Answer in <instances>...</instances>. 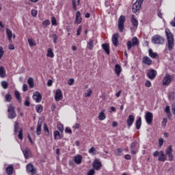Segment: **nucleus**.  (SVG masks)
<instances>
[{
  "mask_svg": "<svg viewBox=\"0 0 175 175\" xmlns=\"http://www.w3.org/2000/svg\"><path fill=\"white\" fill-rule=\"evenodd\" d=\"M131 21L133 27H135V28H137V27H139V22L137 21L136 18H135V15L133 14L131 15Z\"/></svg>",
  "mask_w": 175,
  "mask_h": 175,
  "instance_id": "b1692460",
  "label": "nucleus"
},
{
  "mask_svg": "<svg viewBox=\"0 0 175 175\" xmlns=\"http://www.w3.org/2000/svg\"><path fill=\"white\" fill-rule=\"evenodd\" d=\"M165 154L168 157V161H173V148L172 145L169 146L165 150Z\"/></svg>",
  "mask_w": 175,
  "mask_h": 175,
  "instance_id": "6e6552de",
  "label": "nucleus"
},
{
  "mask_svg": "<svg viewBox=\"0 0 175 175\" xmlns=\"http://www.w3.org/2000/svg\"><path fill=\"white\" fill-rule=\"evenodd\" d=\"M23 154L26 159H28L29 157L32 155V152H31V150L29 148H26L23 150Z\"/></svg>",
  "mask_w": 175,
  "mask_h": 175,
  "instance_id": "5701e85b",
  "label": "nucleus"
},
{
  "mask_svg": "<svg viewBox=\"0 0 175 175\" xmlns=\"http://www.w3.org/2000/svg\"><path fill=\"white\" fill-rule=\"evenodd\" d=\"M157 70L154 69L149 70L146 73V76L148 77V79H150V80H154V79L157 77Z\"/></svg>",
  "mask_w": 175,
  "mask_h": 175,
  "instance_id": "9b49d317",
  "label": "nucleus"
},
{
  "mask_svg": "<svg viewBox=\"0 0 175 175\" xmlns=\"http://www.w3.org/2000/svg\"><path fill=\"white\" fill-rule=\"evenodd\" d=\"M28 43L30 47H33V46H36V42H35L34 40L32 38L28 39Z\"/></svg>",
  "mask_w": 175,
  "mask_h": 175,
  "instance_id": "c9c22d12",
  "label": "nucleus"
},
{
  "mask_svg": "<svg viewBox=\"0 0 175 175\" xmlns=\"http://www.w3.org/2000/svg\"><path fill=\"white\" fill-rule=\"evenodd\" d=\"M43 25H45V27H47L50 25V21L49 20H45L42 22Z\"/></svg>",
  "mask_w": 175,
  "mask_h": 175,
  "instance_id": "4d7b16f0",
  "label": "nucleus"
},
{
  "mask_svg": "<svg viewBox=\"0 0 175 175\" xmlns=\"http://www.w3.org/2000/svg\"><path fill=\"white\" fill-rule=\"evenodd\" d=\"M5 100H7L8 102L12 101V95H10V94H7L5 95Z\"/></svg>",
  "mask_w": 175,
  "mask_h": 175,
  "instance_id": "de8ad7c7",
  "label": "nucleus"
},
{
  "mask_svg": "<svg viewBox=\"0 0 175 175\" xmlns=\"http://www.w3.org/2000/svg\"><path fill=\"white\" fill-rule=\"evenodd\" d=\"M18 128H19L18 122H15V123H14V132L15 133H17V132H18Z\"/></svg>",
  "mask_w": 175,
  "mask_h": 175,
  "instance_id": "c03bdc74",
  "label": "nucleus"
},
{
  "mask_svg": "<svg viewBox=\"0 0 175 175\" xmlns=\"http://www.w3.org/2000/svg\"><path fill=\"white\" fill-rule=\"evenodd\" d=\"M5 68L3 67H0V77H5Z\"/></svg>",
  "mask_w": 175,
  "mask_h": 175,
  "instance_id": "a19ab883",
  "label": "nucleus"
},
{
  "mask_svg": "<svg viewBox=\"0 0 175 175\" xmlns=\"http://www.w3.org/2000/svg\"><path fill=\"white\" fill-rule=\"evenodd\" d=\"M145 85L146 87H148V88H150V87H151V81H150L149 80H147L145 83Z\"/></svg>",
  "mask_w": 175,
  "mask_h": 175,
  "instance_id": "bf43d9fd",
  "label": "nucleus"
},
{
  "mask_svg": "<svg viewBox=\"0 0 175 175\" xmlns=\"http://www.w3.org/2000/svg\"><path fill=\"white\" fill-rule=\"evenodd\" d=\"M44 131L46 136H50V130H49V127L47 124H44Z\"/></svg>",
  "mask_w": 175,
  "mask_h": 175,
  "instance_id": "e433bc0d",
  "label": "nucleus"
},
{
  "mask_svg": "<svg viewBox=\"0 0 175 175\" xmlns=\"http://www.w3.org/2000/svg\"><path fill=\"white\" fill-rule=\"evenodd\" d=\"M95 174V170L94 169L90 170V171L88 172V175H94Z\"/></svg>",
  "mask_w": 175,
  "mask_h": 175,
  "instance_id": "0e129e2a",
  "label": "nucleus"
},
{
  "mask_svg": "<svg viewBox=\"0 0 175 175\" xmlns=\"http://www.w3.org/2000/svg\"><path fill=\"white\" fill-rule=\"evenodd\" d=\"M154 118V116L152 115V113L150 111H147L145 114V120L149 125H151L152 124V120Z\"/></svg>",
  "mask_w": 175,
  "mask_h": 175,
  "instance_id": "f8f14e48",
  "label": "nucleus"
},
{
  "mask_svg": "<svg viewBox=\"0 0 175 175\" xmlns=\"http://www.w3.org/2000/svg\"><path fill=\"white\" fill-rule=\"evenodd\" d=\"M159 147H162V146H163V138H160L159 139Z\"/></svg>",
  "mask_w": 175,
  "mask_h": 175,
  "instance_id": "052dcab7",
  "label": "nucleus"
},
{
  "mask_svg": "<svg viewBox=\"0 0 175 175\" xmlns=\"http://www.w3.org/2000/svg\"><path fill=\"white\" fill-rule=\"evenodd\" d=\"M18 139H20V140H23V139H24V137L23 135V129H20V130L18 131Z\"/></svg>",
  "mask_w": 175,
  "mask_h": 175,
  "instance_id": "79ce46f5",
  "label": "nucleus"
},
{
  "mask_svg": "<svg viewBox=\"0 0 175 175\" xmlns=\"http://www.w3.org/2000/svg\"><path fill=\"white\" fill-rule=\"evenodd\" d=\"M125 23V16H120L118 19V29L120 32H124V24Z\"/></svg>",
  "mask_w": 175,
  "mask_h": 175,
  "instance_id": "0eeeda50",
  "label": "nucleus"
},
{
  "mask_svg": "<svg viewBox=\"0 0 175 175\" xmlns=\"http://www.w3.org/2000/svg\"><path fill=\"white\" fill-rule=\"evenodd\" d=\"M142 62L145 65H148V66L152 65V60L148 56H145L142 58Z\"/></svg>",
  "mask_w": 175,
  "mask_h": 175,
  "instance_id": "aec40b11",
  "label": "nucleus"
},
{
  "mask_svg": "<svg viewBox=\"0 0 175 175\" xmlns=\"http://www.w3.org/2000/svg\"><path fill=\"white\" fill-rule=\"evenodd\" d=\"M46 57L49 58H54V52L53 51V49L49 48L47 50Z\"/></svg>",
  "mask_w": 175,
  "mask_h": 175,
  "instance_id": "c756f323",
  "label": "nucleus"
},
{
  "mask_svg": "<svg viewBox=\"0 0 175 175\" xmlns=\"http://www.w3.org/2000/svg\"><path fill=\"white\" fill-rule=\"evenodd\" d=\"M133 122H135V116L133 115H129L126 120L127 126L131 128L133 125Z\"/></svg>",
  "mask_w": 175,
  "mask_h": 175,
  "instance_id": "2eb2a0df",
  "label": "nucleus"
},
{
  "mask_svg": "<svg viewBox=\"0 0 175 175\" xmlns=\"http://www.w3.org/2000/svg\"><path fill=\"white\" fill-rule=\"evenodd\" d=\"M89 154H92V155H96V150L95 149L94 147H92L89 150H88Z\"/></svg>",
  "mask_w": 175,
  "mask_h": 175,
  "instance_id": "ea45409f",
  "label": "nucleus"
},
{
  "mask_svg": "<svg viewBox=\"0 0 175 175\" xmlns=\"http://www.w3.org/2000/svg\"><path fill=\"white\" fill-rule=\"evenodd\" d=\"M8 118H11V120H13V118H16L17 117V115L16 114V111H14V107L10 106L8 109Z\"/></svg>",
  "mask_w": 175,
  "mask_h": 175,
  "instance_id": "1a4fd4ad",
  "label": "nucleus"
},
{
  "mask_svg": "<svg viewBox=\"0 0 175 175\" xmlns=\"http://www.w3.org/2000/svg\"><path fill=\"white\" fill-rule=\"evenodd\" d=\"M103 49L108 55L110 54V46L107 43L102 44Z\"/></svg>",
  "mask_w": 175,
  "mask_h": 175,
  "instance_id": "4be33fe9",
  "label": "nucleus"
},
{
  "mask_svg": "<svg viewBox=\"0 0 175 175\" xmlns=\"http://www.w3.org/2000/svg\"><path fill=\"white\" fill-rule=\"evenodd\" d=\"M130 150L133 155L137 154V151H139V144L137 141H134L131 144Z\"/></svg>",
  "mask_w": 175,
  "mask_h": 175,
  "instance_id": "423d86ee",
  "label": "nucleus"
},
{
  "mask_svg": "<svg viewBox=\"0 0 175 175\" xmlns=\"http://www.w3.org/2000/svg\"><path fill=\"white\" fill-rule=\"evenodd\" d=\"M72 8H73L74 10H77V5L76 0H72Z\"/></svg>",
  "mask_w": 175,
  "mask_h": 175,
  "instance_id": "3c124183",
  "label": "nucleus"
},
{
  "mask_svg": "<svg viewBox=\"0 0 175 175\" xmlns=\"http://www.w3.org/2000/svg\"><path fill=\"white\" fill-rule=\"evenodd\" d=\"M167 159V157L163 152V150L160 151V154L158 159V161L160 162H165Z\"/></svg>",
  "mask_w": 175,
  "mask_h": 175,
  "instance_id": "412c9836",
  "label": "nucleus"
},
{
  "mask_svg": "<svg viewBox=\"0 0 175 175\" xmlns=\"http://www.w3.org/2000/svg\"><path fill=\"white\" fill-rule=\"evenodd\" d=\"M31 13L33 17H36V16H38V10H31Z\"/></svg>",
  "mask_w": 175,
  "mask_h": 175,
  "instance_id": "603ef678",
  "label": "nucleus"
},
{
  "mask_svg": "<svg viewBox=\"0 0 175 175\" xmlns=\"http://www.w3.org/2000/svg\"><path fill=\"white\" fill-rule=\"evenodd\" d=\"M122 68H121V66L120 64H116L115 66V73H116L117 76H120Z\"/></svg>",
  "mask_w": 175,
  "mask_h": 175,
  "instance_id": "cd10ccee",
  "label": "nucleus"
},
{
  "mask_svg": "<svg viewBox=\"0 0 175 175\" xmlns=\"http://www.w3.org/2000/svg\"><path fill=\"white\" fill-rule=\"evenodd\" d=\"M105 109H102L100 113L98 114V119L100 121H103V120H106V114H105Z\"/></svg>",
  "mask_w": 175,
  "mask_h": 175,
  "instance_id": "c85d7f7f",
  "label": "nucleus"
},
{
  "mask_svg": "<svg viewBox=\"0 0 175 175\" xmlns=\"http://www.w3.org/2000/svg\"><path fill=\"white\" fill-rule=\"evenodd\" d=\"M166 124H167V118H164L161 122V125H162L163 128H165L166 126Z\"/></svg>",
  "mask_w": 175,
  "mask_h": 175,
  "instance_id": "49530a36",
  "label": "nucleus"
},
{
  "mask_svg": "<svg viewBox=\"0 0 175 175\" xmlns=\"http://www.w3.org/2000/svg\"><path fill=\"white\" fill-rule=\"evenodd\" d=\"M118 36H120L118 35V33H114L113 36H112V43L113 44V46H115V47H118V44H119V42H118Z\"/></svg>",
  "mask_w": 175,
  "mask_h": 175,
  "instance_id": "a211bd4d",
  "label": "nucleus"
},
{
  "mask_svg": "<svg viewBox=\"0 0 175 175\" xmlns=\"http://www.w3.org/2000/svg\"><path fill=\"white\" fill-rule=\"evenodd\" d=\"M33 99L36 100L37 103H40V102H42V94H40L39 92H36L33 95Z\"/></svg>",
  "mask_w": 175,
  "mask_h": 175,
  "instance_id": "dca6fc26",
  "label": "nucleus"
},
{
  "mask_svg": "<svg viewBox=\"0 0 175 175\" xmlns=\"http://www.w3.org/2000/svg\"><path fill=\"white\" fill-rule=\"evenodd\" d=\"M83 18H81V14L80 13V11H77L75 14V24L79 25V24H81Z\"/></svg>",
  "mask_w": 175,
  "mask_h": 175,
  "instance_id": "ddd939ff",
  "label": "nucleus"
},
{
  "mask_svg": "<svg viewBox=\"0 0 175 175\" xmlns=\"http://www.w3.org/2000/svg\"><path fill=\"white\" fill-rule=\"evenodd\" d=\"M57 129L61 133L64 132V125L62 124H57Z\"/></svg>",
  "mask_w": 175,
  "mask_h": 175,
  "instance_id": "a18cd8bd",
  "label": "nucleus"
},
{
  "mask_svg": "<svg viewBox=\"0 0 175 175\" xmlns=\"http://www.w3.org/2000/svg\"><path fill=\"white\" fill-rule=\"evenodd\" d=\"M1 85L3 87V88H4V90H6L8 87V82L3 81L1 82Z\"/></svg>",
  "mask_w": 175,
  "mask_h": 175,
  "instance_id": "8fccbe9b",
  "label": "nucleus"
},
{
  "mask_svg": "<svg viewBox=\"0 0 175 175\" xmlns=\"http://www.w3.org/2000/svg\"><path fill=\"white\" fill-rule=\"evenodd\" d=\"M148 53H149V56H150L151 58H157V57H158V53H154V52L152 51V49H149V50H148Z\"/></svg>",
  "mask_w": 175,
  "mask_h": 175,
  "instance_id": "473e14b6",
  "label": "nucleus"
},
{
  "mask_svg": "<svg viewBox=\"0 0 175 175\" xmlns=\"http://www.w3.org/2000/svg\"><path fill=\"white\" fill-rule=\"evenodd\" d=\"M64 99V96L62 95V91L61 89H57L55 93V100L56 102H59V100H62Z\"/></svg>",
  "mask_w": 175,
  "mask_h": 175,
  "instance_id": "9d476101",
  "label": "nucleus"
},
{
  "mask_svg": "<svg viewBox=\"0 0 175 175\" xmlns=\"http://www.w3.org/2000/svg\"><path fill=\"white\" fill-rule=\"evenodd\" d=\"M6 173L8 175L13 174V166L10 165L6 168Z\"/></svg>",
  "mask_w": 175,
  "mask_h": 175,
  "instance_id": "f704fd0d",
  "label": "nucleus"
},
{
  "mask_svg": "<svg viewBox=\"0 0 175 175\" xmlns=\"http://www.w3.org/2000/svg\"><path fill=\"white\" fill-rule=\"evenodd\" d=\"M87 47L89 50H92V49H94V40L92 38L89 40Z\"/></svg>",
  "mask_w": 175,
  "mask_h": 175,
  "instance_id": "7c9ffc66",
  "label": "nucleus"
},
{
  "mask_svg": "<svg viewBox=\"0 0 175 175\" xmlns=\"http://www.w3.org/2000/svg\"><path fill=\"white\" fill-rule=\"evenodd\" d=\"M82 159L83 157L80 154L74 157V162H75L77 165H80V163H81Z\"/></svg>",
  "mask_w": 175,
  "mask_h": 175,
  "instance_id": "a878e982",
  "label": "nucleus"
},
{
  "mask_svg": "<svg viewBox=\"0 0 175 175\" xmlns=\"http://www.w3.org/2000/svg\"><path fill=\"white\" fill-rule=\"evenodd\" d=\"M6 35L9 42H12V38H13V32L10 29H6Z\"/></svg>",
  "mask_w": 175,
  "mask_h": 175,
  "instance_id": "bb28decb",
  "label": "nucleus"
},
{
  "mask_svg": "<svg viewBox=\"0 0 175 175\" xmlns=\"http://www.w3.org/2000/svg\"><path fill=\"white\" fill-rule=\"evenodd\" d=\"M27 84H29L30 88H33V85H34L33 78L29 77L27 80Z\"/></svg>",
  "mask_w": 175,
  "mask_h": 175,
  "instance_id": "72a5a7b5",
  "label": "nucleus"
},
{
  "mask_svg": "<svg viewBox=\"0 0 175 175\" xmlns=\"http://www.w3.org/2000/svg\"><path fill=\"white\" fill-rule=\"evenodd\" d=\"M142 126V118L139 117L136 121V129H139Z\"/></svg>",
  "mask_w": 175,
  "mask_h": 175,
  "instance_id": "4c0bfd02",
  "label": "nucleus"
},
{
  "mask_svg": "<svg viewBox=\"0 0 175 175\" xmlns=\"http://www.w3.org/2000/svg\"><path fill=\"white\" fill-rule=\"evenodd\" d=\"M42 125H43V121L38 120L36 131V133L38 136H40V135L42 133Z\"/></svg>",
  "mask_w": 175,
  "mask_h": 175,
  "instance_id": "f3484780",
  "label": "nucleus"
},
{
  "mask_svg": "<svg viewBox=\"0 0 175 175\" xmlns=\"http://www.w3.org/2000/svg\"><path fill=\"white\" fill-rule=\"evenodd\" d=\"M172 111L173 114H174V116H175V104L172 105Z\"/></svg>",
  "mask_w": 175,
  "mask_h": 175,
  "instance_id": "774afa93",
  "label": "nucleus"
},
{
  "mask_svg": "<svg viewBox=\"0 0 175 175\" xmlns=\"http://www.w3.org/2000/svg\"><path fill=\"white\" fill-rule=\"evenodd\" d=\"M82 29H83V27L81 25H79L78 27V29L77 31V36H80V33H81Z\"/></svg>",
  "mask_w": 175,
  "mask_h": 175,
  "instance_id": "09e8293b",
  "label": "nucleus"
},
{
  "mask_svg": "<svg viewBox=\"0 0 175 175\" xmlns=\"http://www.w3.org/2000/svg\"><path fill=\"white\" fill-rule=\"evenodd\" d=\"M93 169L94 170H100V167H102V163L99 161V160L96 159L92 163Z\"/></svg>",
  "mask_w": 175,
  "mask_h": 175,
  "instance_id": "4468645a",
  "label": "nucleus"
},
{
  "mask_svg": "<svg viewBox=\"0 0 175 175\" xmlns=\"http://www.w3.org/2000/svg\"><path fill=\"white\" fill-rule=\"evenodd\" d=\"M14 95L15 98L17 99L19 103H21V95L20 94V92L17 90H15Z\"/></svg>",
  "mask_w": 175,
  "mask_h": 175,
  "instance_id": "2f4dec72",
  "label": "nucleus"
},
{
  "mask_svg": "<svg viewBox=\"0 0 175 175\" xmlns=\"http://www.w3.org/2000/svg\"><path fill=\"white\" fill-rule=\"evenodd\" d=\"M121 154H122V149L118 148V152H117V153H116V155H118V156L120 157V155H121Z\"/></svg>",
  "mask_w": 175,
  "mask_h": 175,
  "instance_id": "338daca9",
  "label": "nucleus"
},
{
  "mask_svg": "<svg viewBox=\"0 0 175 175\" xmlns=\"http://www.w3.org/2000/svg\"><path fill=\"white\" fill-rule=\"evenodd\" d=\"M157 15L160 18H163V16L162 14V12H161V10H158L157 11Z\"/></svg>",
  "mask_w": 175,
  "mask_h": 175,
  "instance_id": "e2e57ef3",
  "label": "nucleus"
},
{
  "mask_svg": "<svg viewBox=\"0 0 175 175\" xmlns=\"http://www.w3.org/2000/svg\"><path fill=\"white\" fill-rule=\"evenodd\" d=\"M27 170L29 173H31V174H36V170H35L33 165L31 163H29L27 165Z\"/></svg>",
  "mask_w": 175,
  "mask_h": 175,
  "instance_id": "6ab92c4d",
  "label": "nucleus"
},
{
  "mask_svg": "<svg viewBox=\"0 0 175 175\" xmlns=\"http://www.w3.org/2000/svg\"><path fill=\"white\" fill-rule=\"evenodd\" d=\"M53 136L55 140H60V139H62V135L58 131L53 132Z\"/></svg>",
  "mask_w": 175,
  "mask_h": 175,
  "instance_id": "393cba45",
  "label": "nucleus"
},
{
  "mask_svg": "<svg viewBox=\"0 0 175 175\" xmlns=\"http://www.w3.org/2000/svg\"><path fill=\"white\" fill-rule=\"evenodd\" d=\"M165 36L167 38V44L166 46L170 51H172L173 49H174V36H173V33L169 29H165Z\"/></svg>",
  "mask_w": 175,
  "mask_h": 175,
  "instance_id": "f257e3e1",
  "label": "nucleus"
},
{
  "mask_svg": "<svg viewBox=\"0 0 175 175\" xmlns=\"http://www.w3.org/2000/svg\"><path fill=\"white\" fill-rule=\"evenodd\" d=\"M3 54H5V51H3V48L0 46V59L3 57Z\"/></svg>",
  "mask_w": 175,
  "mask_h": 175,
  "instance_id": "6e6d98bb",
  "label": "nucleus"
},
{
  "mask_svg": "<svg viewBox=\"0 0 175 175\" xmlns=\"http://www.w3.org/2000/svg\"><path fill=\"white\" fill-rule=\"evenodd\" d=\"M135 46H139V40H137V37H133L131 41L127 42V49L131 50L132 47H135Z\"/></svg>",
  "mask_w": 175,
  "mask_h": 175,
  "instance_id": "39448f33",
  "label": "nucleus"
},
{
  "mask_svg": "<svg viewBox=\"0 0 175 175\" xmlns=\"http://www.w3.org/2000/svg\"><path fill=\"white\" fill-rule=\"evenodd\" d=\"M23 91L25 92V91H28V85L24 84L23 86Z\"/></svg>",
  "mask_w": 175,
  "mask_h": 175,
  "instance_id": "69168bd1",
  "label": "nucleus"
},
{
  "mask_svg": "<svg viewBox=\"0 0 175 175\" xmlns=\"http://www.w3.org/2000/svg\"><path fill=\"white\" fill-rule=\"evenodd\" d=\"M74 83H75V79H70L68 81V85H72Z\"/></svg>",
  "mask_w": 175,
  "mask_h": 175,
  "instance_id": "680f3d73",
  "label": "nucleus"
},
{
  "mask_svg": "<svg viewBox=\"0 0 175 175\" xmlns=\"http://www.w3.org/2000/svg\"><path fill=\"white\" fill-rule=\"evenodd\" d=\"M51 24L52 25H57V19L54 16L51 17Z\"/></svg>",
  "mask_w": 175,
  "mask_h": 175,
  "instance_id": "5fc2aeb1",
  "label": "nucleus"
},
{
  "mask_svg": "<svg viewBox=\"0 0 175 175\" xmlns=\"http://www.w3.org/2000/svg\"><path fill=\"white\" fill-rule=\"evenodd\" d=\"M173 80H174V75H170V74H165L163 79V85H169Z\"/></svg>",
  "mask_w": 175,
  "mask_h": 175,
  "instance_id": "20e7f679",
  "label": "nucleus"
},
{
  "mask_svg": "<svg viewBox=\"0 0 175 175\" xmlns=\"http://www.w3.org/2000/svg\"><path fill=\"white\" fill-rule=\"evenodd\" d=\"M36 110L37 113H42V111H43V106H42L40 105H36Z\"/></svg>",
  "mask_w": 175,
  "mask_h": 175,
  "instance_id": "58836bf2",
  "label": "nucleus"
},
{
  "mask_svg": "<svg viewBox=\"0 0 175 175\" xmlns=\"http://www.w3.org/2000/svg\"><path fill=\"white\" fill-rule=\"evenodd\" d=\"M92 94V90H91V89H88L87 90V94H85V96H91Z\"/></svg>",
  "mask_w": 175,
  "mask_h": 175,
  "instance_id": "13d9d810",
  "label": "nucleus"
},
{
  "mask_svg": "<svg viewBox=\"0 0 175 175\" xmlns=\"http://www.w3.org/2000/svg\"><path fill=\"white\" fill-rule=\"evenodd\" d=\"M144 0H137L135 3L132 6L133 13H137L139 10L142 9V5H143Z\"/></svg>",
  "mask_w": 175,
  "mask_h": 175,
  "instance_id": "7ed1b4c3",
  "label": "nucleus"
},
{
  "mask_svg": "<svg viewBox=\"0 0 175 175\" xmlns=\"http://www.w3.org/2000/svg\"><path fill=\"white\" fill-rule=\"evenodd\" d=\"M165 111L167 113V116L169 117L170 116H171V113H170V107L169 105L165 107Z\"/></svg>",
  "mask_w": 175,
  "mask_h": 175,
  "instance_id": "37998d69",
  "label": "nucleus"
},
{
  "mask_svg": "<svg viewBox=\"0 0 175 175\" xmlns=\"http://www.w3.org/2000/svg\"><path fill=\"white\" fill-rule=\"evenodd\" d=\"M152 43L154 44H163L165 38L159 35H155L152 37Z\"/></svg>",
  "mask_w": 175,
  "mask_h": 175,
  "instance_id": "f03ea898",
  "label": "nucleus"
},
{
  "mask_svg": "<svg viewBox=\"0 0 175 175\" xmlns=\"http://www.w3.org/2000/svg\"><path fill=\"white\" fill-rule=\"evenodd\" d=\"M53 43H55V44H57V41L58 40V36H57V34H53Z\"/></svg>",
  "mask_w": 175,
  "mask_h": 175,
  "instance_id": "864d4df0",
  "label": "nucleus"
}]
</instances>
